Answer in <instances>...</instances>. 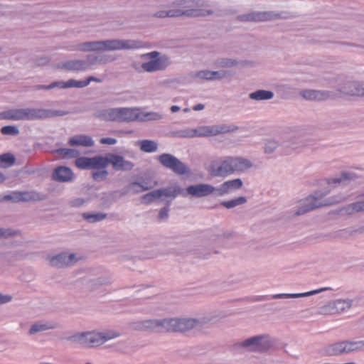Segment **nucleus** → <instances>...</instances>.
Masks as SVG:
<instances>
[{
  "label": "nucleus",
  "instance_id": "nucleus-1",
  "mask_svg": "<svg viewBox=\"0 0 364 364\" xmlns=\"http://www.w3.org/2000/svg\"><path fill=\"white\" fill-rule=\"evenodd\" d=\"M252 166V163L246 158L225 156L213 161L208 168V172L214 177H226L243 173Z\"/></svg>",
  "mask_w": 364,
  "mask_h": 364
},
{
  "label": "nucleus",
  "instance_id": "nucleus-2",
  "mask_svg": "<svg viewBox=\"0 0 364 364\" xmlns=\"http://www.w3.org/2000/svg\"><path fill=\"white\" fill-rule=\"evenodd\" d=\"M143 46L142 43L132 39H112L88 41L77 46V50L82 52L112 51L119 50H134Z\"/></svg>",
  "mask_w": 364,
  "mask_h": 364
},
{
  "label": "nucleus",
  "instance_id": "nucleus-3",
  "mask_svg": "<svg viewBox=\"0 0 364 364\" xmlns=\"http://www.w3.org/2000/svg\"><path fill=\"white\" fill-rule=\"evenodd\" d=\"M52 113L46 109H11L0 113V119L11 121L32 120L50 117Z\"/></svg>",
  "mask_w": 364,
  "mask_h": 364
},
{
  "label": "nucleus",
  "instance_id": "nucleus-4",
  "mask_svg": "<svg viewBox=\"0 0 364 364\" xmlns=\"http://www.w3.org/2000/svg\"><path fill=\"white\" fill-rule=\"evenodd\" d=\"M162 117L159 112H145L137 107H119V122L157 121Z\"/></svg>",
  "mask_w": 364,
  "mask_h": 364
},
{
  "label": "nucleus",
  "instance_id": "nucleus-5",
  "mask_svg": "<svg viewBox=\"0 0 364 364\" xmlns=\"http://www.w3.org/2000/svg\"><path fill=\"white\" fill-rule=\"evenodd\" d=\"M141 58L144 61L141 63V67L146 73L162 71L171 65L170 58L167 55H160L157 51L144 54Z\"/></svg>",
  "mask_w": 364,
  "mask_h": 364
},
{
  "label": "nucleus",
  "instance_id": "nucleus-6",
  "mask_svg": "<svg viewBox=\"0 0 364 364\" xmlns=\"http://www.w3.org/2000/svg\"><path fill=\"white\" fill-rule=\"evenodd\" d=\"M203 3L198 0H177L174 1L171 7L174 11L181 13L178 16H200L210 14L209 11L201 9Z\"/></svg>",
  "mask_w": 364,
  "mask_h": 364
},
{
  "label": "nucleus",
  "instance_id": "nucleus-7",
  "mask_svg": "<svg viewBox=\"0 0 364 364\" xmlns=\"http://www.w3.org/2000/svg\"><path fill=\"white\" fill-rule=\"evenodd\" d=\"M228 128L222 124L201 126L194 129H186L178 132V136L185 138L204 137L225 133Z\"/></svg>",
  "mask_w": 364,
  "mask_h": 364
},
{
  "label": "nucleus",
  "instance_id": "nucleus-8",
  "mask_svg": "<svg viewBox=\"0 0 364 364\" xmlns=\"http://www.w3.org/2000/svg\"><path fill=\"white\" fill-rule=\"evenodd\" d=\"M120 335L115 330L86 331L87 348L100 346L108 341L119 337Z\"/></svg>",
  "mask_w": 364,
  "mask_h": 364
},
{
  "label": "nucleus",
  "instance_id": "nucleus-9",
  "mask_svg": "<svg viewBox=\"0 0 364 364\" xmlns=\"http://www.w3.org/2000/svg\"><path fill=\"white\" fill-rule=\"evenodd\" d=\"M239 346L250 351H262L272 346L269 335L263 334L250 337L239 343Z\"/></svg>",
  "mask_w": 364,
  "mask_h": 364
},
{
  "label": "nucleus",
  "instance_id": "nucleus-10",
  "mask_svg": "<svg viewBox=\"0 0 364 364\" xmlns=\"http://www.w3.org/2000/svg\"><path fill=\"white\" fill-rule=\"evenodd\" d=\"M323 195L319 193H315L314 195L310 196L301 201V210H299L296 213L298 215L304 214L306 212L314 210L321 206L327 205L336 201H327L323 199Z\"/></svg>",
  "mask_w": 364,
  "mask_h": 364
},
{
  "label": "nucleus",
  "instance_id": "nucleus-11",
  "mask_svg": "<svg viewBox=\"0 0 364 364\" xmlns=\"http://www.w3.org/2000/svg\"><path fill=\"white\" fill-rule=\"evenodd\" d=\"M158 159L164 167L172 170L177 174L183 175L188 171L183 163L170 154H163L159 156Z\"/></svg>",
  "mask_w": 364,
  "mask_h": 364
},
{
  "label": "nucleus",
  "instance_id": "nucleus-12",
  "mask_svg": "<svg viewBox=\"0 0 364 364\" xmlns=\"http://www.w3.org/2000/svg\"><path fill=\"white\" fill-rule=\"evenodd\" d=\"M184 191L186 196L189 195L196 198L205 197L211 194L216 196V188L207 183L189 186Z\"/></svg>",
  "mask_w": 364,
  "mask_h": 364
},
{
  "label": "nucleus",
  "instance_id": "nucleus-13",
  "mask_svg": "<svg viewBox=\"0 0 364 364\" xmlns=\"http://www.w3.org/2000/svg\"><path fill=\"white\" fill-rule=\"evenodd\" d=\"M49 264L55 267H63L75 264L77 258L75 254L63 252L57 255L47 257Z\"/></svg>",
  "mask_w": 364,
  "mask_h": 364
},
{
  "label": "nucleus",
  "instance_id": "nucleus-14",
  "mask_svg": "<svg viewBox=\"0 0 364 364\" xmlns=\"http://www.w3.org/2000/svg\"><path fill=\"white\" fill-rule=\"evenodd\" d=\"M44 196L35 191L13 192L6 196L7 199L14 202L37 201L44 199Z\"/></svg>",
  "mask_w": 364,
  "mask_h": 364
},
{
  "label": "nucleus",
  "instance_id": "nucleus-15",
  "mask_svg": "<svg viewBox=\"0 0 364 364\" xmlns=\"http://www.w3.org/2000/svg\"><path fill=\"white\" fill-rule=\"evenodd\" d=\"M86 87V83H84L83 80H76L73 79H70L68 80L67 82L64 81H58L54 82L49 85L44 86V85H39L37 87L38 90L40 89H46V90H50L55 87L59 88H70V87H77V88H82Z\"/></svg>",
  "mask_w": 364,
  "mask_h": 364
},
{
  "label": "nucleus",
  "instance_id": "nucleus-16",
  "mask_svg": "<svg viewBox=\"0 0 364 364\" xmlns=\"http://www.w3.org/2000/svg\"><path fill=\"white\" fill-rule=\"evenodd\" d=\"M242 184V181L240 178L227 181L216 188V196H222L235 190L240 189Z\"/></svg>",
  "mask_w": 364,
  "mask_h": 364
},
{
  "label": "nucleus",
  "instance_id": "nucleus-17",
  "mask_svg": "<svg viewBox=\"0 0 364 364\" xmlns=\"http://www.w3.org/2000/svg\"><path fill=\"white\" fill-rule=\"evenodd\" d=\"M133 328L139 331L161 332V319L139 321L134 323Z\"/></svg>",
  "mask_w": 364,
  "mask_h": 364
},
{
  "label": "nucleus",
  "instance_id": "nucleus-18",
  "mask_svg": "<svg viewBox=\"0 0 364 364\" xmlns=\"http://www.w3.org/2000/svg\"><path fill=\"white\" fill-rule=\"evenodd\" d=\"M95 117L105 121L119 122V107L98 110Z\"/></svg>",
  "mask_w": 364,
  "mask_h": 364
},
{
  "label": "nucleus",
  "instance_id": "nucleus-19",
  "mask_svg": "<svg viewBox=\"0 0 364 364\" xmlns=\"http://www.w3.org/2000/svg\"><path fill=\"white\" fill-rule=\"evenodd\" d=\"M226 76L227 73L224 70L212 71L209 70H200L194 75L195 77L204 80H222Z\"/></svg>",
  "mask_w": 364,
  "mask_h": 364
},
{
  "label": "nucleus",
  "instance_id": "nucleus-20",
  "mask_svg": "<svg viewBox=\"0 0 364 364\" xmlns=\"http://www.w3.org/2000/svg\"><path fill=\"white\" fill-rule=\"evenodd\" d=\"M300 95L308 100H325L331 97V93L325 90H304Z\"/></svg>",
  "mask_w": 364,
  "mask_h": 364
},
{
  "label": "nucleus",
  "instance_id": "nucleus-21",
  "mask_svg": "<svg viewBox=\"0 0 364 364\" xmlns=\"http://www.w3.org/2000/svg\"><path fill=\"white\" fill-rule=\"evenodd\" d=\"M109 164H112L113 168L117 170H130L133 164L126 161L122 156L116 154L107 155Z\"/></svg>",
  "mask_w": 364,
  "mask_h": 364
},
{
  "label": "nucleus",
  "instance_id": "nucleus-22",
  "mask_svg": "<svg viewBox=\"0 0 364 364\" xmlns=\"http://www.w3.org/2000/svg\"><path fill=\"white\" fill-rule=\"evenodd\" d=\"M205 323L206 321L204 318H180L179 331L200 328Z\"/></svg>",
  "mask_w": 364,
  "mask_h": 364
},
{
  "label": "nucleus",
  "instance_id": "nucleus-23",
  "mask_svg": "<svg viewBox=\"0 0 364 364\" xmlns=\"http://www.w3.org/2000/svg\"><path fill=\"white\" fill-rule=\"evenodd\" d=\"M328 289V288H321L306 292L303 293H292V294H287V293H282V294H276L271 296V299H298V298H302V297H307L310 296H313L317 294H319L321 292H323V291Z\"/></svg>",
  "mask_w": 364,
  "mask_h": 364
},
{
  "label": "nucleus",
  "instance_id": "nucleus-24",
  "mask_svg": "<svg viewBox=\"0 0 364 364\" xmlns=\"http://www.w3.org/2000/svg\"><path fill=\"white\" fill-rule=\"evenodd\" d=\"M343 354H346L344 341L331 343L323 349V355L326 356H336Z\"/></svg>",
  "mask_w": 364,
  "mask_h": 364
},
{
  "label": "nucleus",
  "instance_id": "nucleus-25",
  "mask_svg": "<svg viewBox=\"0 0 364 364\" xmlns=\"http://www.w3.org/2000/svg\"><path fill=\"white\" fill-rule=\"evenodd\" d=\"M113 60V58L105 54L90 55L85 60H84L86 70L90 69L93 65L104 64Z\"/></svg>",
  "mask_w": 364,
  "mask_h": 364
},
{
  "label": "nucleus",
  "instance_id": "nucleus-26",
  "mask_svg": "<svg viewBox=\"0 0 364 364\" xmlns=\"http://www.w3.org/2000/svg\"><path fill=\"white\" fill-rule=\"evenodd\" d=\"M272 18L273 14L270 12H253L238 16V19L241 21H263Z\"/></svg>",
  "mask_w": 364,
  "mask_h": 364
},
{
  "label": "nucleus",
  "instance_id": "nucleus-27",
  "mask_svg": "<svg viewBox=\"0 0 364 364\" xmlns=\"http://www.w3.org/2000/svg\"><path fill=\"white\" fill-rule=\"evenodd\" d=\"M53 177L56 181L68 182L73 179L74 173L70 168L60 166L55 169Z\"/></svg>",
  "mask_w": 364,
  "mask_h": 364
},
{
  "label": "nucleus",
  "instance_id": "nucleus-28",
  "mask_svg": "<svg viewBox=\"0 0 364 364\" xmlns=\"http://www.w3.org/2000/svg\"><path fill=\"white\" fill-rule=\"evenodd\" d=\"M68 144L70 146H80L83 147H91L95 142L91 136L85 134H78L71 136Z\"/></svg>",
  "mask_w": 364,
  "mask_h": 364
},
{
  "label": "nucleus",
  "instance_id": "nucleus-29",
  "mask_svg": "<svg viewBox=\"0 0 364 364\" xmlns=\"http://www.w3.org/2000/svg\"><path fill=\"white\" fill-rule=\"evenodd\" d=\"M356 178V174L351 171H343L339 175H337L333 178H329L328 180V183L329 185H332L346 183L355 180Z\"/></svg>",
  "mask_w": 364,
  "mask_h": 364
},
{
  "label": "nucleus",
  "instance_id": "nucleus-30",
  "mask_svg": "<svg viewBox=\"0 0 364 364\" xmlns=\"http://www.w3.org/2000/svg\"><path fill=\"white\" fill-rule=\"evenodd\" d=\"M180 318H166L161 319V332L179 331Z\"/></svg>",
  "mask_w": 364,
  "mask_h": 364
},
{
  "label": "nucleus",
  "instance_id": "nucleus-31",
  "mask_svg": "<svg viewBox=\"0 0 364 364\" xmlns=\"http://www.w3.org/2000/svg\"><path fill=\"white\" fill-rule=\"evenodd\" d=\"M161 196H165L174 199L178 195H181L183 197L186 196L184 190L181 189L178 185H173L169 187L160 188Z\"/></svg>",
  "mask_w": 364,
  "mask_h": 364
},
{
  "label": "nucleus",
  "instance_id": "nucleus-32",
  "mask_svg": "<svg viewBox=\"0 0 364 364\" xmlns=\"http://www.w3.org/2000/svg\"><path fill=\"white\" fill-rule=\"evenodd\" d=\"M350 86L354 89H344L341 90V94L352 96H364V82H352Z\"/></svg>",
  "mask_w": 364,
  "mask_h": 364
},
{
  "label": "nucleus",
  "instance_id": "nucleus-33",
  "mask_svg": "<svg viewBox=\"0 0 364 364\" xmlns=\"http://www.w3.org/2000/svg\"><path fill=\"white\" fill-rule=\"evenodd\" d=\"M60 68L72 71H85L86 70L84 60H69L59 66Z\"/></svg>",
  "mask_w": 364,
  "mask_h": 364
},
{
  "label": "nucleus",
  "instance_id": "nucleus-34",
  "mask_svg": "<svg viewBox=\"0 0 364 364\" xmlns=\"http://www.w3.org/2000/svg\"><path fill=\"white\" fill-rule=\"evenodd\" d=\"M136 144L140 150L146 153H153L157 151L158 144L156 141L150 139H144L136 141Z\"/></svg>",
  "mask_w": 364,
  "mask_h": 364
},
{
  "label": "nucleus",
  "instance_id": "nucleus-35",
  "mask_svg": "<svg viewBox=\"0 0 364 364\" xmlns=\"http://www.w3.org/2000/svg\"><path fill=\"white\" fill-rule=\"evenodd\" d=\"M55 327L53 323L48 321H38L33 323L29 330V334L33 335L39 332H43L49 329H53Z\"/></svg>",
  "mask_w": 364,
  "mask_h": 364
},
{
  "label": "nucleus",
  "instance_id": "nucleus-36",
  "mask_svg": "<svg viewBox=\"0 0 364 364\" xmlns=\"http://www.w3.org/2000/svg\"><path fill=\"white\" fill-rule=\"evenodd\" d=\"M72 343L87 348L86 332L76 333L65 338Z\"/></svg>",
  "mask_w": 364,
  "mask_h": 364
},
{
  "label": "nucleus",
  "instance_id": "nucleus-37",
  "mask_svg": "<svg viewBox=\"0 0 364 364\" xmlns=\"http://www.w3.org/2000/svg\"><path fill=\"white\" fill-rule=\"evenodd\" d=\"M240 61L235 58H221L216 59L213 65L217 68H231L237 66Z\"/></svg>",
  "mask_w": 364,
  "mask_h": 364
},
{
  "label": "nucleus",
  "instance_id": "nucleus-38",
  "mask_svg": "<svg viewBox=\"0 0 364 364\" xmlns=\"http://www.w3.org/2000/svg\"><path fill=\"white\" fill-rule=\"evenodd\" d=\"M346 354L364 350V340L344 341Z\"/></svg>",
  "mask_w": 364,
  "mask_h": 364
},
{
  "label": "nucleus",
  "instance_id": "nucleus-39",
  "mask_svg": "<svg viewBox=\"0 0 364 364\" xmlns=\"http://www.w3.org/2000/svg\"><path fill=\"white\" fill-rule=\"evenodd\" d=\"M91 168L94 170L106 168L109 165L107 155L91 157Z\"/></svg>",
  "mask_w": 364,
  "mask_h": 364
},
{
  "label": "nucleus",
  "instance_id": "nucleus-40",
  "mask_svg": "<svg viewBox=\"0 0 364 364\" xmlns=\"http://www.w3.org/2000/svg\"><path fill=\"white\" fill-rule=\"evenodd\" d=\"M284 141H279L276 139H267L264 141V151L267 154L274 153L279 146H284Z\"/></svg>",
  "mask_w": 364,
  "mask_h": 364
},
{
  "label": "nucleus",
  "instance_id": "nucleus-41",
  "mask_svg": "<svg viewBox=\"0 0 364 364\" xmlns=\"http://www.w3.org/2000/svg\"><path fill=\"white\" fill-rule=\"evenodd\" d=\"M250 98L257 101L270 100L274 97L272 91L259 90L251 92L249 95Z\"/></svg>",
  "mask_w": 364,
  "mask_h": 364
},
{
  "label": "nucleus",
  "instance_id": "nucleus-42",
  "mask_svg": "<svg viewBox=\"0 0 364 364\" xmlns=\"http://www.w3.org/2000/svg\"><path fill=\"white\" fill-rule=\"evenodd\" d=\"M336 314H341L348 310L351 305L352 301L349 299H338L333 301Z\"/></svg>",
  "mask_w": 364,
  "mask_h": 364
},
{
  "label": "nucleus",
  "instance_id": "nucleus-43",
  "mask_svg": "<svg viewBox=\"0 0 364 364\" xmlns=\"http://www.w3.org/2000/svg\"><path fill=\"white\" fill-rule=\"evenodd\" d=\"M346 213L351 215L358 212L364 211V200L353 203L344 208Z\"/></svg>",
  "mask_w": 364,
  "mask_h": 364
},
{
  "label": "nucleus",
  "instance_id": "nucleus-44",
  "mask_svg": "<svg viewBox=\"0 0 364 364\" xmlns=\"http://www.w3.org/2000/svg\"><path fill=\"white\" fill-rule=\"evenodd\" d=\"M107 215L103 213H84L82 218L89 223H96L106 218Z\"/></svg>",
  "mask_w": 364,
  "mask_h": 364
},
{
  "label": "nucleus",
  "instance_id": "nucleus-45",
  "mask_svg": "<svg viewBox=\"0 0 364 364\" xmlns=\"http://www.w3.org/2000/svg\"><path fill=\"white\" fill-rule=\"evenodd\" d=\"M161 198L159 189L151 191L141 197V203L144 204H149L156 201Z\"/></svg>",
  "mask_w": 364,
  "mask_h": 364
},
{
  "label": "nucleus",
  "instance_id": "nucleus-46",
  "mask_svg": "<svg viewBox=\"0 0 364 364\" xmlns=\"http://www.w3.org/2000/svg\"><path fill=\"white\" fill-rule=\"evenodd\" d=\"M179 11H174L173 7H171L168 10H161L156 11L154 16L157 18H171V17H178V15L181 14Z\"/></svg>",
  "mask_w": 364,
  "mask_h": 364
},
{
  "label": "nucleus",
  "instance_id": "nucleus-47",
  "mask_svg": "<svg viewBox=\"0 0 364 364\" xmlns=\"http://www.w3.org/2000/svg\"><path fill=\"white\" fill-rule=\"evenodd\" d=\"M247 202V199L245 197L240 196L235 199H232L228 201H224L221 204L226 208H232L240 205H242Z\"/></svg>",
  "mask_w": 364,
  "mask_h": 364
},
{
  "label": "nucleus",
  "instance_id": "nucleus-48",
  "mask_svg": "<svg viewBox=\"0 0 364 364\" xmlns=\"http://www.w3.org/2000/svg\"><path fill=\"white\" fill-rule=\"evenodd\" d=\"M91 157H79L75 160V165L81 169L91 168Z\"/></svg>",
  "mask_w": 364,
  "mask_h": 364
},
{
  "label": "nucleus",
  "instance_id": "nucleus-49",
  "mask_svg": "<svg viewBox=\"0 0 364 364\" xmlns=\"http://www.w3.org/2000/svg\"><path fill=\"white\" fill-rule=\"evenodd\" d=\"M15 161V158L11 154H4L0 155V166L7 167L12 165Z\"/></svg>",
  "mask_w": 364,
  "mask_h": 364
},
{
  "label": "nucleus",
  "instance_id": "nucleus-50",
  "mask_svg": "<svg viewBox=\"0 0 364 364\" xmlns=\"http://www.w3.org/2000/svg\"><path fill=\"white\" fill-rule=\"evenodd\" d=\"M57 152L65 158H73L79 155V151L75 149H60Z\"/></svg>",
  "mask_w": 364,
  "mask_h": 364
},
{
  "label": "nucleus",
  "instance_id": "nucleus-51",
  "mask_svg": "<svg viewBox=\"0 0 364 364\" xmlns=\"http://www.w3.org/2000/svg\"><path fill=\"white\" fill-rule=\"evenodd\" d=\"M3 135L16 136L19 134V129L16 126H5L1 129Z\"/></svg>",
  "mask_w": 364,
  "mask_h": 364
},
{
  "label": "nucleus",
  "instance_id": "nucleus-52",
  "mask_svg": "<svg viewBox=\"0 0 364 364\" xmlns=\"http://www.w3.org/2000/svg\"><path fill=\"white\" fill-rule=\"evenodd\" d=\"M319 312L321 314H326V315L336 314L333 301H331L328 304H327L326 305L321 307Z\"/></svg>",
  "mask_w": 364,
  "mask_h": 364
},
{
  "label": "nucleus",
  "instance_id": "nucleus-53",
  "mask_svg": "<svg viewBox=\"0 0 364 364\" xmlns=\"http://www.w3.org/2000/svg\"><path fill=\"white\" fill-rule=\"evenodd\" d=\"M108 173L104 169H97L92 172V177L95 181H103L107 178Z\"/></svg>",
  "mask_w": 364,
  "mask_h": 364
},
{
  "label": "nucleus",
  "instance_id": "nucleus-54",
  "mask_svg": "<svg viewBox=\"0 0 364 364\" xmlns=\"http://www.w3.org/2000/svg\"><path fill=\"white\" fill-rule=\"evenodd\" d=\"M126 193L132 192L133 193H139L141 192L140 188V183L134 182L130 183L127 187L125 191Z\"/></svg>",
  "mask_w": 364,
  "mask_h": 364
},
{
  "label": "nucleus",
  "instance_id": "nucleus-55",
  "mask_svg": "<svg viewBox=\"0 0 364 364\" xmlns=\"http://www.w3.org/2000/svg\"><path fill=\"white\" fill-rule=\"evenodd\" d=\"M15 234L11 229L0 228V238H6Z\"/></svg>",
  "mask_w": 364,
  "mask_h": 364
},
{
  "label": "nucleus",
  "instance_id": "nucleus-56",
  "mask_svg": "<svg viewBox=\"0 0 364 364\" xmlns=\"http://www.w3.org/2000/svg\"><path fill=\"white\" fill-rule=\"evenodd\" d=\"M100 142L102 144L114 145V144H117V141L114 138L106 137V138H102L100 139Z\"/></svg>",
  "mask_w": 364,
  "mask_h": 364
},
{
  "label": "nucleus",
  "instance_id": "nucleus-57",
  "mask_svg": "<svg viewBox=\"0 0 364 364\" xmlns=\"http://www.w3.org/2000/svg\"><path fill=\"white\" fill-rule=\"evenodd\" d=\"M12 296L9 294H3L0 293V304H4L11 301Z\"/></svg>",
  "mask_w": 364,
  "mask_h": 364
},
{
  "label": "nucleus",
  "instance_id": "nucleus-58",
  "mask_svg": "<svg viewBox=\"0 0 364 364\" xmlns=\"http://www.w3.org/2000/svg\"><path fill=\"white\" fill-rule=\"evenodd\" d=\"M169 209L167 207L163 208L160 210L159 217L160 219L164 220L168 218Z\"/></svg>",
  "mask_w": 364,
  "mask_h": 364
},
{
  "label": "nucleus",
  "instance_id": "nucleus-59",
  "mask_svg": "<svg viewBox=\"0 0 364 364\" xmlns=\"http://www.w3.org/2000/svg\"><path fill=\"white\" fill-rule=\"evenodd\" d=\"M85 203V200L82 198H76L71 201L73 206H81Z\"/></svg>",
  "mask_w": 364,
  "mask_h": 364
},
{
  "label": "nucleus",
  "instance_id": "nucleus-60",
  "mask_svg": "<svg viewBox=\"0 0 364 364\" xmlns=\"http://www.w3.org/2000/svg\"><path fill=\"white\" fill-rule=\"evenodd\" d=\"M350 82H346L343 83V85H339V87H338V91L341 93V90H344L345 88L346 89H354V87H351L349 85V84Z\"/></svg>",
  "mask_w": 364,
  "mask_h": 364
},
{
  "label": "nucleus",
  "instance_id": "nucleus-61",
  "mask_svg": "<svg viewBox=\"0 0 364 364\" xmlns=\"http://www.w3.org/2000/svg\"><path fill=\"white\" fill-rule=\"evenodd\" d=\"M83 81H84V83H86V86H87L90 83V82H92V81L97 82H100V80L99 79H97L95 77H92V76L89 77L87 80H83Z\"/></svg>",
  "mask_w": 364,
  "mask_h": 364
},
{
  "label": "nucleus",
  "instance_id": "nucleus-62",
  "mask_svg": "<svg viewBox=\"0 0 364 364\" xmlns=\"http://www.w3.org/2000/svg\"><path fill=\"white\" fill-rule=\"evenodd\" d=\"M204 107H205L204 105L200 103V104H198V105L193 106V109L195 111H200V110L203 109Z\"/></svg>",
  "mask_w": 364,
  "mask_h": 364
},
{
  "label": "nucleus",
  "instance_id": "nucleus-63",
  "mask_svg": "<svg viewBox=\"0 0 364 364\" xmlns=\"http://www.w3.org/2000/svg\"><path fill=\"white\" fill-rule=\"evenodd\" d=\"M140 188L142 192L150 189L151 186H149L146 183H140Z\"/></svg>",
  "mask_w": 364,
  "mask_h": 364
},
{
  "label": "nucleus",
  "instance_id": "nucleus-64",
  "mask_svg": "<svg viewBox=\"0 0 364 364\" xmlns=\"http://www.w3.org/2000/svg\"><path fill=\"white\" fill-rule=\"evenodd\" d=\"M170 109H171V112L174 113V112L179 111L181 109V108H180V107H178L177 105H173L171 107Z\"/></svg>",
  "mask_w": 364,
  "mask_h": 364
}]
</instances>
